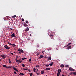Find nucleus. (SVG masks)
<instances>
[{
    "label": "nucleus",
    "instance_id": "24",
    "mask_svg": "<svg viewBox=\"0 0 76 76\" xmlns=\"http://www.w3.org/2000/svg\"><path fill=\"white\" fill-rule=\"evenodd\" d=\"M59 75H60V73H58H58L57 74V76H59Z\"/></svg>",
    "mask_w": 76,
    "mask_h": 76
},
{
    "label": "nucleus",
    "instance_id": "55",
    "mask_svg": "<svg viewBox=\"0 0 76 76\" xmlns=\"http://www.w3.org/2000/svg\"><path fill=\"white\" fill-rule=\"evenodd\" d=\"M16 71H17L18 72H19V71H18V70H16Z\"/></svg>",
    "mask_w": 76,
    "mask_h": 76
},
{
    "label": "nucleus",
    "instance_id": "12",
    "mask_svg": "<svg viewBox=\"0 0 76 76\" xmlns=\"http://www.w3.org/2000/svg\"><path fill=\"white\" fill-rule=\"evenodd\" d=\"M60 72H61V69H59L58 70V73H60Z\"/></svg>",
    "mask_w": 76,
    "mask_h": 76
},
{
    "label": "nucleus",
    "instance_id": "37",
    "mask_svg": "<svg viewBox=\"0 0 76 76\" xmlns=\"http://www.w3.org/2000/svg\"><path fill=\"white\" fill-rule=\"evenodd\" d=\"M9 63H10V64H11V63H12V62L11 61H9Z\"/></svg>",
    "mask_w": 76,
    "mask_h": 76
},
{
    "label": "nucleus",
    "instance_id": "63",
    "mask_svg": "<svg viewBox=\"0 0 76 76\" xmlns=\"http://www.w3.org/2000/svg\"><path fill=\"white\" fill-rule=\"evenodd\" d=\"M13 68L14 67V66H12Z\"/></svg>",
    "mask_w": 76,
    "mask_h": 76
},
{
    "label": "nucleus",
    "instance_id": "31",
    "mask_svg": "<svg viewBox=\"0 0 76 76\" xmlns=\"http://www.w3.org/2000/svg\"><path fill=\"white\" fill-rule=\"evenodd\" d=\"M15 17H16V15H15L12 16V18H15Z\"/></svg>",
    "mask_w": 76,
    "mask_h": 76
},
{
    "label": "nucleus",
    "instance_id": "47",
    "mask_svg": "<svg viewBox=\"0 0 76 76\" xmlns=\"http://www.w3.org/2000/svg\"><path fill=\"white\" fill-rule=\"evenodd\" d=\"M22 60H24V58H22Z\"/></svg>",
    "mask_w": 76,
    "mask_h": 76
},
{
    "label": "nucleus",
    "instance_id": "62",
    "mask_svg": "<svg viewBox=\"0 0 76 76\" xmlns=\"http://www.w3.org/2000/svg\"><path fill=\"white\" fill-rule=\"evenodd\" d=\"M9 61H10V59H9Z\"/></svg>",
    "mask_w": 76,
    "mask_h": 76
},
{
    "label": "nucleus",
    "instance_id": "2",
    "mask_svg": "<svg viewBox=\"0 0 76 76\" xmlns=\"http://www.w3.org/2000/svg\"><path fill=\"white\" fill-rule=\"evenodd\" d=\"M69 70H70V71H75V69H73L72 67L69 68Z\"/></svg>",
    "mask_w": 76,
    "mask_h": 76
},
{
    "label": "nucleus",
    "instance_id": "43",
    "mask_svg": "<svg viewBox=\"0 0 76 76\" xmlns=\"http://www.w3.org/2000/svg\"><path fill=\"white\" fill-rule=\"evenodd\" d=\"M13 47H16V45L14 44Z\"/></svg>",
    "mask_w": 76,
    "mask_h": 76
},
{
    "label": "nucleus",
    "instance_id": "18",
    "mask_svg": "<svg viewBox=\"0 0 76 76\" xmlns=\"http://www.w3.org/2000/svg\"><path fill=\"white\" fill-rule=\"evenodd\" d=\"M70 48H71V46H69L67 48V49H68V50H69V49H70Z\"/></svg>",
    "mask_w": 76,
    "mask_h": 76
},
{
    "label": "nucleus",
    "instance_id": "5",
    "mask_svg": "<svg viewBox=\"0 0 76 76\" xmlns=\"http://www.w3.org/2000/svg\"><path fill=\"white\" fill-rule=\"evenodd\" d=\"M1 57L2 58H3L4 59L5 58V55H1Z\"/></svg>",
    "mask_w": 76,
    "mask_h": 76
},
{
    "label": "nucleus",
    "instance_id": "27",
    "mask_svg": "<svg viewBox=\"0 0 76 76\" xmlns=\"http://www.w3.org/2000/svg\"><path fill=\"white\" fill-rule=\"evenodd\" d=\"M23 70H28V68L23 69Z\"/></svg>",
    "mask_w": 76,
    "mask_h": 76
},
{
    "label": "nucleus",
    "instance_id": "38",
    "mask_svg": "<svg viewBox=\"0 0 76 76\" xmlns=\"http://www.w3.org/2000/svg\"><path fill=\"white\" fill-rule=\"evenodd\" d=\"M11 43H10V42H8V44H9V45H10V44Z\"/></svg>",
    "mask_w": 76,
    "mask_h": 76
},
{
    "label": "nucleus",
    "instance_id": "15",
    "mask_svg": "<svg viewBox=\"0 0 76 76\" xmlns=\"http://www.w3.org/2000/svg\"><path fill=\"white\" fill-rule=\"evenodd\" d=\"M49 36H50V37H51V38H53V35L52 34H50V35H49Z\"/></svg>",
    "mask_w": 76,
    "mask_h": 76
},
{
    "label": "nucleus",
    "instance_id": "30",
    "mask_svg": "<svg viewBox=\"0 0 76 76\" xmlns=\"http://www.w3.org/2000/svg\"><path fill=\"white\" fill-rule=\"evenodd\" d=\"M32 75H33V74H32V73H31L30 74V75L32 76Z\"/></svg>",
    "mask_w": 76,
    "mask_h": 76
},
{
    "label": "nucleus",
    "instance_id": "48",
    "mask_svg": "<svg viewBox=\"0 0 76 76\" xmlns=\"http://www.w3.org/2000/svg\"><path fill=\"white\" fill-rule=\"evenodd\" d=\"M36 67H39V65H37V66H36Z\"/></svg>",
    "mask_w": 76,
    "mask_h": 76
},
{
    "label": "nucleus",
    "instance_id": "13",
    "mask_svg": "<svg viewBox=\"0 0 76 76\" xmlns=\"http://www.w3.org/2000/svg\"><path fill=\"white\" fill-rule=\"evenodd\" d=\"M44 56L42 55H40V56L39 58H43Z\"/></svg>",
    "mask_w": 76,
    "mask_h": 76
},
{
    "label": "nucleus",
    "instance_id": "57",
    "mask_svg": "<svg viewBox=\"0 0 76 76\" xmlns=\"http://www.w3.org/2000/svg\"><path fill=\"white\" fill-rule=\"evenodd\" d=\"M1 61V59H0V61Z\"/></svg>",
    "mask_w": 76,
    "mask_h": 76
},
{
    "label": "nucleus",
    "instance_id": "39",
    "mask_svg": "<svg viewBox=\"0 0 76 76\" xmlns=\"http://www.w3.org/2000/svg\"><path fill=\"white\" fill-rule=\"evenodd\" d=\"M14 44H12V43H11V44H10V45H12V46H13V45H14Z\"/></svg>",
    "mask_w": 76,
    "mask_h": 76
},
{
    "label": "nucleus",
    "instance_id": "32",
    "mask_svg": "<svg viewBox=\"0 0 76 76\" xmlns=\"http://www.w3.org/2000/svg\"><path fill=\"white\" fill-rule=\"evenodd\" d=\"M49 65H48H48H46V67H49Z\"/></svg>",
    "mask_w": 76,
    "mask_h": 76
},
{
    "label": "nucleus",
    "instance_id": "10",
    "mask_svg": "<svg viewBox=\"0 0 76 76\" xmlns=\"http://www.w3.org/2000/svg\"><path fill=\"white\" fill-rule=\"evenodd\" d=\"M36 70V69H35V68H34L33 69V72H37V71Z\"/></svg>",
    "mask_w": 76,
    "mask_h": 76
},
{
    "label": "nucleus",
    "instance_id": "9",
    "mask_svg": "<svg viewBox=\"0 0 76 76\" xmlns=\"http://www.w3.org/2000/svg\"><path fill=\"white\" fill-rule=\"evenodd\" d=\"M45 70H50V68H46L45 69Z\"/></svg>",
    "mask_w": 76,
    "mask_h": 76
},
{
    "label": "nucleus",
    "instance_id": "54",
    "mask_svg": "<svg viewBox=\"0 0 76 76\" xmlns=\"http://www.w3.org/2000/svg\"><path fill=\"white\" fill-rule=\"evenodd\" d=\"M15 60H18V59L16 58L15 59Z\"/></svg>",
    "mask_w": 76,
    "mask_h": 76
},
{
    "label": "nucleus",
    "instance_id": "41",
    "mask_svg": "<svg viewBox=\"0 0 76 76\" xmlns=\"http://www.w3.org/2000/svg\"><path fill=\"white\" fill-rule=\"evenodd\" d=\"M18 51H21V50H20V49H18Z\"/></svg>",
    "mask_w": 76,
    "mask_h": 76
},
{
    "label": "nucleus",
    "instance_id": "4",
    "mask_svg": "<svg viewBox=\"0 0 76 76\" xmlns=\"http://www.w3.org/2000/svg\"><path fill=\"white\" fill-rule=\"evenodd\" d=\"M16 62H19L20 63H22V61H20V60H16Z\"/></svg>",
    "mask_w": 76,
    "mask_h": 76
},
{
    "label": "nucleus",
    "instance_id": "35",
    "mask_svg": "<svg viewBox=\"0 0 76 76\" xmlns=\"http://www.w3.org/2000/svg\"><path fill=\"white\" fill-rule=\"evenodd\" d=\"M26 23H28L29 22H28V21H26Z\"/></svg>",
    "mask_w": 76,
    "mask_h": 76
},
{
    "label": "nucleus",
    "instance_id": "6",
    "mask_svg": "<svg viewBox=\"0 0 76 76\" xmlns=\"http://www.w3.org/2000/svg\"><path fill=\"white\" fill-rule=\"evenodd\" d=\"M51 60V57H49L48 58L47 60H48V61H49V60Z\"/></svg>",
    "mask_w": 76,
    "mask_h": 76
},
{
    "label": "nucleus",
    "instance_id": "20",
    "mask_svg": "<svg viewBox=\"0 0 76 76\" xmlns=\"http://www.w3.org/2000/svg\"><path fill=\"white\" fill-rule=\"evenodd\" d=\"M24 75V74L23 73H20L19 74V75Z\"/></svg>",
    "mask_w": 76,
    "mask_h": 76
},
{
    "label": "nucleus",
    "instance_id": "22",
    "mask_svg": "<svg viewBox=\"0 0 76 76\" xmlns=\"http://www.w3.org/2000/svg\"><path fill=\"white\" fill-rule=\"evenodd\" d=\"M13 69H14L15 70V71H16L17 70V69L15 68V67H13Z\"/></svg>",
    "mask_w": 76,
    "mask_h": 76
},
{
    "label": "nucleus",
    "instance_id": "49",
    "mask_svg": "<svg viewBox=\"0 0 76 76\" xmlns=\"http://www.w3.org/2000/svg\"><path fill=\"white\" fill-rule=\"evenodd\" d=\"M14 73H15V74H16V72H14Z\"/></svg>",
    "mask_w": 76,
    "mask_h": 76
},
{
    "label": "nucleus",
    "instance_id": "59",
    "mask_svg": "<svg viewBox=\"0 0 76 76\" xmlns=\"http://www.w3.org/2000/svg\"><path fill=\"white\" fill-rule=\"evenodd\" d=\"M18 58V57L17 56L16 58Z\"/></svg>",
    "mask_w": 76,
    "mask_h": 76
},
{
    "label": "nucleus",
    "instance_id": "16",
    "mask_svg": "<svg viewBox=\"0 0 76 76\" xmlns=\"http://www.w3.org/2000/svg\"><path fill=\"white\" fill-rule=\"evenodd\" d=\"M40 53H39V52H37V56H39V55Z\"/></svg>",
    "mask_w": 76,
    "mask_h": 76
},
{
    "label": "nucleus",
    "instance_id": "53",
    "mask_svg": "<svg viewBox=\"0 0 76 76\" xmlns=\"http://www.w3.org/2000/svg\"><path fill=\"white\" fill-rule=\"evenodd\" d=\"M72 73H70V75H72Z\"/></svg>",
    "mask_w": 76,
    "mask_h": 76
},
{
    "label": "nucleus",
    "instance_id": "8",
    "mask_svg": "<svg viewBox=\"0 0 76 76\" xmlns=\"http://www.w3.org/2000/svg\"><path fill=\"white\" fill-rule=\"evenodd\" d=\"M53 62H51V63L49 64L50 66H53Z\"/></svg>",
    "mask_w": 76,
    "mask_h": 76
},
{
    "label": "nucleus",
    "instance_id": "34",
    "mask_svg": "<svg viewBox=\"0 0 76 76\" xmlns=\"http://www.w3.org/2000/svg\"><path fill=\"white\" fill-rule=\"evenodd\" d=\"M22 22H23V21H24V19L22 18Z\"/></svg>",
    "mask_w": 76,
    "mask_h": 76
},
{
    "label": "nucleus",
    "instance_id": "3",
    "mask_svg": "<svg viewBox=\"0 0 76 76\" xmlns=\"http://www.w3.org/2000/svg\"><path fill=\"white\" fill-rule=\"evenodd\" d=\"M11 36L12 37H16V35H15L14 33L11 35Z\"/></svg>",
    "mask_w": 76,
    "mask_h": 76
},
{
    "label": "nucleus",
    "instance_id": "19",
    "mask_svg": "<svg viewBox=\"0 0 76 76\" xmlns=\"http://www.w3.org/2000/svg\"><path fill=\"white\" fill-rule=\"evenodd\" d=\"M2 66H3V67H7L6 65H2Z\"/></svg>",
    "mask_w": 76,
    "mask_h": 76
},
{
    "label": "nucleus",
    "instance_id": "28",
    "mask_svg": "<svg viewBox=\"0 0 76 76\" xmlns=\"http://www.w3.org/2000/svg\"><path fill=\"white\" fill-rule=\"evenodd\" d=\"M7 68H10L11 69L12 68V66H10V67H7Z\"/></svg>",
    "mask_w": 76,
    "mask_h": 76
},
{
    "label": "nucleus",
    "instance_id": "26",
    "mask_svg": "<svg viewBox=\"0 0 76 76\" xmlns=\"http://www.w3.org/2000/svg\"><path fill=\"white\" fill-rule=\"evenodd\" d=\"M22 66V67H25V64H23Z\"/></svg>",
    "mask_w": 76,
    "mask_h": 76
},
{
    "label": "nucleus",
    "instance_id": "11",
    "mask_svg": "<svg viewBox=\"0 0 76 76\" xmlns=\"http://www.w3.org/2000/svg\"><path fill=\"white\" fill-rule=\"evenodd\" d=\"M23 25L25 26V27H26V26H27V24H26V23H24L23 24Z\"/></svg>",
    "mask_w": 76,
    "mask_h": 76
},
{
    "label": "nucleus",
    "instance_id": "23",
    "mask_svg": "<svg viewBox=\"0 0 76 76\" xmlns=\"http://www.w3.org/2000/svg\"><path fill=\"white\" fill-rule=\"evenodd\" d=\"M73 74L74 75H76V72H74L73 73Z\"/></svg>",
    "mask_w": 76,
    "mask_h": 76
},
{
    "label": "nucleus",
    "instance_id": "7",
    "mask_svg": "<svg viewBox=\"0 0 76 76\" xmlns=\"http://www.w3.org/2000/svg\"><path fill=\"white\" fill-rule=\"evenodd\" d=\"M60 67H61L62 68H63V67H64V65L63 64H61V65Z\"/></svg>",
    "mask_w": 76,
    "mask_h": 76
},
{
    "label": "nucleus",
    "instance_id": "64",
    "mask_svg": "<svg viewBox=\"0 0 76 76\" xmlns=\"http://www.w3.org/2000/svg\"><path fill=\"white\" fill-rule=\"evenodd\" d=\"M44 76H47V75H46V76L44 75Z\"/></svg>",
    "mask_w": 76,
    "mask_h": 76
},
{
    "label": "nucleus",
    "instance_id": "46",
    "mask_svg": "<svg viewBox=\"0 0 76 76\" xmlns=\"http://www.w3.org/2000/svg\"><path fill=\"white\" fill-rule=\"evenodd\" d=\"M10 22H8V23H9V25H10Z\"/></svg>",
    "mask_w": 76,
    "mask_h": 76
},
{
    "label": "nucleus",
    "instance_id": "29",
    "mask_svg": "<svg viewBox=\"0 0 76 76\" xmlns=\"http://www.w3.org/2000/svg\"><path fill=\"white\" fill-rule=\"evenodd\" d=\"M31 60H32V59H31V58H30L29 59V62H31Z\"/></svg>",
    "mask_w": 76,
    "mask_h": 76
},
{
    "label": "nucleus",
    "instance_id": "17",
    "mask_svg": "<svg viewBox=\"0 0 76 76\" xmlns=\"http://www.w3.org/2000/svg\"><path fill=\"white\" fill-rule=\"evenodd\" d=\"M41 74H44V71H42L41 72Z\"/></svg>",
    "mask_w": 76,
    "mask_h": 76
},
{
    "label": "nucleus",
    "instance_id": "50",
    "mask_svg": "<svg viewBox=\"0 0 76 76\" xmlns=\"http://www.w3.org/2000/svg\"><path fill=\"white\" fill-rule=\"evenodd\" d=\"M39 45H37V47H39Z\"/></svg>",
    "mask_w": 76,
    "mask_h": 76
},
{
    "label": "nucleus",
    "instance_id": "42",
    "mask_svg": "<svg viewBox=\"0 0 76 76\" xmlns=\"http://www.w3.org/2000/svg\"><path fill=\"white\" fill-rule=\"evenodd\" d=\"M71 44V43H69L68 44V45H70Z\"/></svg>",
    "mask_w": 76,
    "mask_h": 76
},
{
    "label": "nucleus",
    "instance_id": "58",
    "mask_svg": "<svg viewBox=\"0 0 76 76\" xmlns=\"http://www.w3.org/2000/svg\"><path fill=\"white\" fill-rule=\"evenodd\" d=\"M10 29H11V30H13V28H10Z\"/></svg>",
    "mask_w": 76,
    "mask_h": 76
},
{
    "label": "nucleus",
    "instance_id": "61",
    "mask_svg": "<svg viewBox=\"0 0 76 76\" xmlns=\"http://www.w3.org/2000/svg\"><path fill=\"white\" fill-rule=\"evenodd\" d=\"M44 53V52L42 51V53Z\"/></svg>",
    "mask_w": 76,
    "mask_h": 76
},
{
    "label": "nucleus",
    "instance_id": "51",
    "mask_svg": "<svg viewBox=\"0 0 76 76\" xmlns=\"http://www.w3.org/2000/svg\"><path fill=\"white\" fill-rule=\"evenodd\" d=\"M21 51H20V52H19V53L20 54H21Z\"/></svg>",
    "mask_w": 76,
    "mask_h": 76
},
{
    "label": "nucleus",
    "instance_id": "1",
    "mask_svg": "<svg viewBox=\"0 0 76 76\" xmlns=\"http://www.w3.org/2000/svg\"><path fill=\"white\" fill-rule=\"evenodd\" d=\"M4 47L6 49H8L9 50V49H10V47H9L7 45H5V46H4Z\"/></svg>",
    "mask_w": 76,
    "mask_h": 76
},
{
    "label": "nucleus",
    "instance_id": "52",
    "mask_svg": "<svg viewBox=\"0 0 76 76\" xmlns=\"http://www.w3.org/2000/svg\"><path fill=\"white\" fill-rule=\"evenodd\" d=\"M28 71H29V72H31V70H30V69H28Z\"/></svg>",
    "mask_w": 76,
    "mask_h": 76
},
{
    "label": "nucleus",
    "instance_id": "14",
    "mask_svg": "<svg viewBox=\"0 0 76 76\" xmlns=\"http://www.w3.org/2000/svg\"><path fill=\"white\" fill-rule=\"evenodd\" d=\"M25 31H29V28L27 27V28L26 29Z\"/></svg>",
    "mask_w": 76,
    "mask_h": 76
},
{
    "label": "nucleus",
    "instance_id": "40",
    "mask_svg": "<svg viewBox=\"0 0 76 76\" xmlns=\"http://www.w3.org/2000/svg\"><path fill=\"white\" fill-rule=\"evenodd\" d=\"M10 54H12V55H13L14 54L13 53H10Z\"/></svg>",
    "mask_w": 76,
    "mask_h": 76
},
{
    "label": "nucleus",
    "instance_id": "21",
    "mask_svg": "<svg viewBox=\"0 0 76 76\" xmlns=\"http://www.w3.org/2000/svg\"><path fill=\"white\" fill-rule=\"evenodd\" d=\"M21 52L22 53H24V52L23 51V50H22L21 49Z\"/></svg>",
    "mask_w": 76,
    "mask_h": 76
},
{
    "label": "nucleus",
    "instance_id": "56",
    "mask_svg": "<svg viewBox=\"0 0 76 76\" xmlns=\"http://www.w3.org/2000/svg\"><path fill=\"white\" fill-rule=\"evenodd\" d=\"M30 36H32V35L31 34H30Z\"/></svg>",
    "mask_w": 76,
    "mask_h": 76
},
{
    "label": "nucleus",
    "instance_id": "36",
    "mask_svg": "<svg viewBox=\"0 0 76 76\" xmlns=\"http://www.w3.org/2000/svg\"><path fill=\"white\" fill-rule=\"evenodd\" d=\"M48 51H50V50H51V49L50 48V49H48Z\"/></svg>",
    "mask_w": 76,
    "mask_h": 76
},
{
    "label": "nucleus",
    "instance_id": "60",
    "mask_svg": "<svg viewBox=\"0 0 76 76\" xmlns=\"http://www.w3.org/2000/svg\"><path fill=\"white\" fill-rule=\"evenodd\" d=\"M14 53H15V54H16V52H14Z\"/></svg>",
    "mask_w": 76,
    "mask_h": 76
},
{
    "label": "nucleus",
    "instance_id": "44",
    "mask_svg": "<svg viewBox=\"0 0 76 76\" xmlns=\"http://www.w3.org/2000/svg\"><path fill=\"white\" fill-rule=\"evenodd\" d=\"M6 18H9V16H7L6 17Z\"/></svg>",
    "mask_w": 76,
    "mask_h": 76
},
{
    "label": "nucleus",
    "instance_id": "25",
    "mask_svg": "<svg viewBox=\"0 0 76 76\" xmlns=\"http://www.w3.org/2000/svg\"><path fill=\"white\" fill-rule=\"evenodd\" d=\"M36 74L37 75H39V72H37Z\"/></svg>",
    "mask_w": 76,
    "mask_h": 76
},
{
    "label": "nucleus",
    "instance_id": "33",
    "mask_svg": "<svg viewBox=\"0 0 76 76\" xmlns=\"http://www.w3.org/2000/svg\"><path fill=\"white\" fill-rule=\"evenodd\" d=\"M65 67H69V65H65Z\"/></svg>",
    "mask_w": 76,
    "mask_h": 76
},
{
    "label": "nucleus",
    "instance_id": "45",
    "mask_svg": "<svg viewBox=\"0 0 76 76\" xmlns=\"http://www.w3.org/2000/svg\"><path fill=\"white\" fill-rule=\"evenodd\" d=\"M24 58L25 60H26V58Z\"/></svg>",
    "mask_w": 76,
    "mask_h": 76
}]
</instances>
